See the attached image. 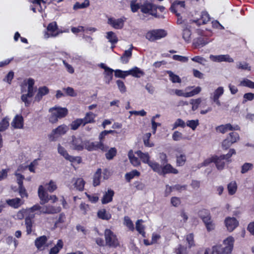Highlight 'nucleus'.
<instances>
[{"instance_id": "nucleus-1", "label": "nucleus", "mask_w": 254, "mask_h": 254, "mask_svg": "<svg viewBox=\"0 0 254 254\" xmlns=\"http://www.w3.org/2000/svg\"><path fill=\"white\" fill-rule=\"evenodd\" d=\"M34 80L32 78L25 80L21 85V99L24 103L26 107H28L31 104V100L28 98L32 97L36 91L34 87Z\"/></svg>"}, {"instance_id": "nucleus-2", "label": "nucleus", "mask_w": 254, "mask_h": 254, "mask_svg": "<svg viewBox=\"0 0 254 254\" xmlns=\"http://www.w3.org/2000/svg\"><path fill=\"white\" fill-rule=\"evenodd\" d=\"M49 112L51 113V116L49 118L50 122L52 123H55L59 119L64 117L67 114L68 111L65 108L55 107L50 108Z\"/></svg>"}, {"instance_id": "nucleus-3", "label": "nucleus", "mask_w": 254, "mask_h": 254, "mask_svg": "<svg viewBox=\"0 0 254 254\" xmlns=\"http://www.w3.org/2000/svg\"><path fill=\"white\" fill-rule=\"evenodd\" d=\"M69 130V127L65 125H62L54 129L49 135V139L52 141L58 140L62 135L65 134Z\"/></svg>"}, {"instance_id": "nucleus-4", "label": "nucleus", "mask_w": 254, "mask_h": 254, "mask_svg": "<svg viewBox=\"0 0 254 254\" xmlns=\"http://www.w3.org/2000/svg\"><path fill=\"white\" fill-rule=\"evenodd\" d=\"M236 154L235 150L234 149H231L229 152L226 155H223L220 157H214V162L215 163L217 168L219 170H222L225 165L224 160H225L229 161L228 159L232 156L233 154Z\"/></svg>"}, {"instance_id": "nucleus-5", "label": "nucleus", "mask_w": 254, "mask_h": 254, "mask_svg": "<svg viewBox=\"0 0 254 254\" xmlns=\"http://www.w3.org/2000/svg\"><path fill=\"white\" fill-rule=\"evenodd\" d=\"M106 245L110 247L116 248L119 243L116 235L110 229H106L104 232Z\"/></svg>"}, {"instance_id": "nucleus-6", "label": "nucleus", "mask_w": 254, "mask_h": 254, "mask_svg": "<svg viewBox=\"0 0 254 254\" xmlns=\"http://www.w3.org/2000/svg\"><path fill=\"white\" fill-rule=\"evenodd\" d=\"M166 35L167 32L164 30L155 29L147 32L145 37L149 41L153 42L164 38Z\"/></svg>"}, {"instance_id": "nucleus-7", "label": "nucleus", "mask_w": 254, "mask_h": 254, "mask_svg": "<svg viewBox=\"0 0 254 254\" xmlns=\"http://www.w3.org/2000/svg\"><path fill=\"white\" fill-rule=\"evenodd\" d=\"M84 148L87 149L89 151H92L100 149L103 151H106L108 148V146L104 145L102 142H90L84 141Z\"/></svg>"}, {"instance_id": "nucleus-8", "label": "nucleus", "mask_w": 254, "mask_h": 254, "mask_svg": "<svg viewBox=\"0 0 254 254\" xmlns=\"http://www.w3.org/2000/svg\"><path fill=\"white\" fill-rule=\"evenodd\" d=\"M70 148L73 150L78 151L82 150L84 149V141L80 137L72 136V140L69 143Z\"/></svg>"}, {"instance_id": "nucleus-9", "label": "nucleus", "mask_w": 254, "mask_h": 254, "mask_svg": "<svg viewBox=\"0 0 254 254\" xmlns=\"http://www.w3.org/2000/svg\"><path fill=\"white\" fill-rule=\"evenodd\" d=\"M47 33L45 35V37L49 38L50 37H56L60 33H63L58 29V26L56 22L50 23L47 27Z\"/></svg>"}, {"instance_id": "nucleus-10", "label": "nucleus", "mask_w": 254, "mask_h": 254, "mask_svg": "<svg viewBox=\"0 0 254 254\" xmlns=\"http://www.w3.org/2000/svg\"><path fill=\"white\" fill-rule=\"evenodd\" d=\"M126 20V18L125 17L118 19L111 17L108 18V23L116 29H121L124 26V23Z\"/></svg>"}, {"instance_id": "nucleus-11", "label": "nucleus", "mask_w": 254, "mask_h": 254, "mask_svg": "<svg viewBox=\"0 0 254 254\" xmlns=\"http://www.w3.org/2000/svg\"><path fill=\"white\" fill-rule=\"evenodd\" d=\"M58 153L62 155L66 160L69 161L70 162H73L77 161L78 163H80V158L78 157H73L68 154L67 151L60 144H59L58 147Z\"/></svg>"}, {"instance_id": "nucleus-12", "label": "nucleus", "mask_w": 254, "mask_h": 254, "mask_svg": "<svg viewBox=\"0 0 254 254\" xmlns=\"http://www.w3.org/2000/svg\"><path fill=\"white\" fill-rule=\"evenodd\" d=\"M240 127L238 125L232 126L230 124H227L225 125H222L216 127V130L217 132L225 133L228 131L231 130H239Z\"/></svg>"}, {"instance_id": "nucleus-13", "label": "nucleus", "mask_w": 254, "mask_h": 254, "mask_svg": "<svg viewBox=\"0 0 254 254\" xmlns=\"http://www.w3.org/2000/svg\"><path fill=\"white\" fill-rule=\"evenodd\" d=\"M61 211L60 206H55L50 204L42 206L40 214H54L59 213Z\"/></svg>"}, {"instance_id": "nucleus-14", "label": "nucleus", "mask_w": 254, "mask_h": 254, "mask_svg": "<svg viewBox=\"0 0 254 254\" xmlns=\"http://www.w3.org/2000/svg\"><path fill=\"white\" fill-rule=\"evenodd\" d=\"M209 59L214 62H226L228 63H233L234 60L228 55H220L214 56L211 55Z\"/></svg>"}, {"instance_id": "nucleus-15", "label": "nucleus", "mask_w": 254, "mask_h": 254, "mask_svg": "<svg viewBox=\"0 0 254 254\" xmlns=\"http://www.w3.org/2000/svg\"><path fill=\"white\" fill-rule=\"evenodd\" d=\"M225 224L229 232L233 231L239 225V222L234 217H228L225 220Z\"/></svg>"}, {"instance_id": "nucleus-16", "label": "nucleus", "mask_w": 254, "mask_h": 254, "mask_svg": "<svg viewBox=\"0 0 254 254\" xmlns=\"http://www.w3.org/2000/svg\"><path fill=\"white\" fill-rule=\"evenodd\" d=\"M157 7L154 4L150 3H146L141 7V10L144 13H149L155 16L156 14Z\"/></svg>"}, {"instance_id": "nucleus-17", "label": "nucleus", "mask_w": 254, "mask_h": 254, "mask_svg": "<svg viewBox=\"0 0 254 254\" xmlns=\"http://www.w3.org/2000/svg\"><path fill=\"white\" fill-rule=\"evenodd\" d=\"M185 2L184 1L176 0L172 4L170 10L172 12H174L177 16H179L178 11H183L185 8Z\"/></svg>"}, {"instance_id": "nucleus-18", "label": "nucleus", "mask_w": 254, "mask_h": 254, "mask_svg": "<svg viewBox=\"0 0 254 254\" xmlns=\"http://www.w3.org/2000/svg\"><path fill=\"white\" fill-rule=\"evenodd\" d=\"M38 193L40 199L41 204H44L49 201V195L45 190L43 186L41 185L39 187Z\"/></svg>"}, {"instance_id": "nucleus-19", "label": "nucleus", "mask_w": 254, "mask_h": 254, "mask_svg": "<svg viewBox=\"0 0 254 254\" xmlns=\"http://www.w3.org/2000/svg\"><path fill=\"white\" fill-rule=\"evenodd\" d=\"M47 238L45 236H42L37 238L35 241V245L36 248L40 251L45 249V247H48L46 245Z\"/></svg>"}, {"instance_id": "nucleus-20", "label": "nucleus", "mask_w": 254, "mask_h": 254, "mask_svg": "<svg viewBox=\"0 0 254 254\" xmlns=\"http://www.w3.org/2000/svg\"><path fill=\"white\" fill-rule=\"evenodd\" d=\"M234 243V239L231 236L228 237L224 240L223 244L225 246V247H223V249H224L225 253H228V254L231 253L233 249Z\"/></svg>"}, {"instance_id": "nucleus-21", "label": "nucleus", "mask_w": 254, "mask_h": 254, "mask_svg": "<svg viewBox=\"0 0 254 254\" xmlns=\"http://www.w3.org/2000/svg\"><path fill=\"white\" fill-rule=\"evenodd\" d=\"M72 183L73 184V187H70V189H76L79 191H82L84 189L85 182L82 178H73Z\"/></svg>"}, {"instance_id": "nucleus-22", "label": "nucleus", "mask_w": 254, "mask_h": 254, "mask_svg": "<svg viewBox=\"0 0 254 254\" xmlns=\"http://www.w3.org/2000/svg\"><path fill=\"white\" fill-rule=\"evenodd\" d=\"M6 202L10 206L14 208H18L24 203V201L20 198L16 197L7 199Z\"/></svg>"}, {"instance_id": "nucleus-23", "label": "nucleus", "mask_w": 254, "mask_h": 254, "mask_svg": "<svg viewBox=\"0 0 254 254\" xmlns=\"http://www.w3.org/2000/svg\"><path fill=\"white\" fill-rule=\"evenodd\" d=\"M11 126L15 128H22L23 127V118L22 116L16 115L11 122Z\"/></svg>"}, {"instance_id": "nucleus-24", "label": "nucleus", "mask_w": 254, "mask_h": 254, "mask_svg": "<svg viewBox=\"0 0 254 254\" xmlns=\"http://www.w3.org/2000/svg\"><path fill=\"white\" fill-rule=\"evenodd\" d=\"M210 42L206 37H199L193 39V44L195 47H203Z\"/></svg>"}, {"instance_id": "nucleus-25", "label": "nucleus", "mask_w": 254, "mask_h": 254, "mask_svg": "<svg viewBox=\"0 0 254 254\" xmlns=\"http://www.w3.org/2000/svg\"><path fill=\"white\" fill-rule=\"evenodd\" d=\"M114 194V192L112 190H108L107 192L104 194L101 201L102 204H107L111 202L113 200V197Z\"/></svg>"}, {"instance_id": "nucleus-26", "label": "nucleus", "mask_w": 254, "mask_h": 254, "mask_svg": "<svg viewBox=\"0 0 254 254\" xmlns=\"http://www.w3.org/2000/svg\"><path fill=\"white\" fill-rule=\"evenodd\" d=\"M203 222L205 224L207 231L213 230L215 228V225L211 219V216L208 217H203Z\"/></svg>"}, {"instance_id": "nucleus-27", "label": "nucleus", "mask_w": 254, "mask_h": 254, "mask_svg": "<svg viewBox=\"0 0 254 254\" xmlns=\"http://www.w3.org/2000/svg\"><path fill=\"white\" fill-rule=\"evenodd\" d=\"M132 48L133 46L132 45H131V47L129 49L126 50L124 52V53L121 57V61L123 64H126L128 62L129 60L131 57Z\"/></svg>"}, {"instance_id": "nucleus-28", "label": "nucleus", "mask_w": 254, "mask_h": 254, "mask_svg": "<svg viewBox=\"0 0 254 254\" xmlns=\"http://www.w3.org/2000/svg\"><path fill=\"white\" fill-rule=\"evenodd\" d=\"M49 89L46 86H43L38 89V92L35 97V101L39 102L43 96L49 93Z\"/></svg>"}, {"instance_id": "nucleus-29", "label": "nucleus", "mask_w": 254, "mask_h": 254, "mask_svg": "<svg viewBox=\"0 0 254 254\" xmlns=\"http://www.w3.org/2000/svg\"><path fill=\"white\" fill-rule=\"evenodd\" d=\"M178 173L177 169L174 168L170 164H167L162 167V171L160 175H165L168 173H173L176 174Z\"/></svg>"}, {"instance_id": "nucleus-30", "label": "nucleus", "mask_w": 254, "mask_h": 254, "mask_svg": "<svg viewBox=\"0 0 254 254\" xmlns=\"http://www.w3.org/2000/svg\"><path fill=\"white\" fill-rule=\"evenodd\" d=\"M97 216L99 218L102 220H109L111 218V214L107 212L105 209H101L98 210Z\"/></svg>"}, {"instance_id": "nucleus-31", "label": "nucleus", "mask_w": 254, "mask_h": 254, "mask_svg": "<svg viewBox=\"0 0 254 254\" xmlns=\"http://www.w3.org/2000/svg\"><path fill=\"white\" fill-rule=\"evenodd\" d=\"M137 156L140 158L144 163L148 164L150 161V156L148 153H143L140 150L135 152Z\"/></svg>"}, {"instance_id": "nucleus-32", "label": "nucleus", "mask_w": 254, "mask_h": 254, "mask_svg": "<svg viewBox=\"0 0 254 254\" xmlns=\"http://www.w3.org/2000/svg\"><path fill=\"white\" fill-rule=\"evenodd\" d=\"M210 20L209 15L206 11H202L201 13V18L197 19L195 22L198 24H205Z\"/></svg>"}, {"instance_id": "nucleus-33", "label": "nucleus", "mask_w": 254, "mask_h": 254, "mask_svg": "<svg viewBox=\"0 0 254 254\" xmlns=\"http://www.w3.org/2000/svg\"><path fill=\"white\" fill-rule=\"evenodd\" d=\"M224 93V88L222 87H219L210 94L211 99H218Z\"/></svg>"}, {"instance_id": "nucleus-34", "label": "nucleus", "mask_w": 254, "mask_h": 254, "mask_svg": "<svg viewBox=\"0 0 254 254\" xmlns=\"http://www.w3.org/2000/svg\"><path fill=\"white\" fill-rule=\"evenodd\" d=\"M64 246L63 242L62 240H59L57 244L52 249H51L49 254H58L60 250H61Z\"/></svg>"}, {"instance_id": "nucleus-35", "label": "nucleus", "mask_w": 254, "mask_h": 254, "mask_svg": "<svg viewBox=\"0 0 254 254\" xmlns=\"http://www.w3.org/2000/svg\"><path fill=\"white\" fill-rule=\"evenodd\" d=\"M106 34L107 35L106 37L112 45H115L118 42V39L114 32L112 31H109L107 32Z\"/></svg>"}, {"instance_id": "nucleus-36", "label": "nucleus", "mask_w": 254, "mask_h": 254, "mask_svg": "<svg viewBox=\"0 0 254 254\" xmlns=\"http://www.w3.org/2000/svg\"><path fill=\"white\" fill-rule=\"evenodd\" d=\"M128 156L130 163L134 166L136 167L140 164V161L137 157L134 156L132 151L130 150L128 153Z\"/></svg>"}, {"instance_id": "nucleus-37", "label": "nucleus", "mask_w": 254, "mask_h": 254, "mask_svg": "<svg viewBox=\"0 0 254 254\" xmlns=\"http://www.w3.org/2000/svg\"><path fill=\"white\" fill-rule=\"evenodd\" d=\"M143 222L142 219L137 220L135 223V228L140 234L145 237L144 226L141 224Z\"/></svg>"}, {"instance_id": "nucleus-38", "label": "nucleus", "mask_w": 254, "mask_h": 254, "mask_svg": "<svg viewBox=\"0 0 254 254\" xmlns=\"http://www.w3.org/2000/svg\"><path fill=\"white\" fill-rule=\"evenodd\" d=\"M148 165L155 172L160 175L162 171V167L158 163L153 161H150Z\"/></svg>"}, {"instance_id": "nucleus-39", "label": "nucleus", "mask_w": 254, "mask_h": 254, "mask_svg": "<svg viewBox=\"0 0 254 254\" xmlns=\"http://www.w3.org/2000/svg\"><path fill=\"white\" fill-rule=\"evenodd\" d=\"M228 193L230 195L234 194L237 190V185L235 181L230 182L227 186Z\"/></svg>"}, {"instance_id": "nucleus-40", "label": "nucleus", "mask_w": 254, "mask_h": 254, "mask_svg": "<svg viewBox=\"0 0 254 254\" xmlns=\"http://www.w3.org/2000/svg\"><path fill=\"white\" fill-rule=\"evenodd\" d=\"M101 169H98L94 175L93 185L96 187L98 186L100 183V179L101 177Z\"/></svg>"}, {"instance_id": "nucleus-41", "label": "nucleus", "mask_w": 254, "mask_h": 254, "mask_svg": "<svg viewBox=\"0 0 254 254\" xmlns=\"http://www.w3.org/2000/svg\"><path fill=\"white\" fill-rule=\"evenodd\" d=\"M9 119L6 117L0 122V131H4L9 127Z\"/></svg>"}, {"instance_id": "nucleus-42", "label": "nucleus", "mask_w": 254, "mask_h": 254, "mask_svg": "<svg viewBox=\"0 0 254 254\" xmlns=\"http://www.w3.org/2000/svg\"><path fill=\"white\" fill-rule=\"evenodd\" d=\"M95 117V115L91 113H87L84 119H82L83 121V126L88 123L94 122V119Z\"/></svg>"}, {"instance_id": "nucleus-43", "label": "nucleus", "mask_w": 254, "mask_h": 254, "mask_svg": "<svg viewBox=\"0 0 254 254\" xmlns=\"http://www.w3.org/2000/svg\"><path fill=\"white\" fill-rule=\"evenodd\" d=\"M130 71L131 75L135 77L138 78L140 77L141 76L144 75L143 71H142L138 67L136 66L130 69Z\"/></svg>"}, {"instance_id": "nucleus-44", "label": "nucleus", "mask_w": 254, "mask_h": 254, "mask_svg": "<svg viewBox=\"0 0 254 254\" xmlns=\"http://www.w3.org/2000/svg\"><path fill=\"white\" fill-rule=\"evenodd\" d=\"M167 73L169 74L170 80L173 83H180L181 79L179 76L175 74L172 71L170 70L167 71Z\"/></svg>"}, {"instance_id": "nucleus-45", "label": "nucleus", "mask_w": 254, "mask_h": 254, "mask_svg": "<svg viewBox=\"0 0 254 254\" xmlns=\"http://www.w3.org/2000/svg\"><path fill=\"white\" fill-rule=\"evenodd\" d=\"M151 136V134L150 132L145 133L143 136V140L144 144L146 147H151L154 146L153 143L149 142V139Z\"/></svg>"}, {"instance_id": "nucleus-46", "label": "nucleus", "mask_w": 254, "mask_h": 254, "mask_svg": "<svg viewBox=\"0 0 254 254\" xmlns=\"http://www.w3.org/2000/svg\"><path fill=\"white\" fill-rule=\"evenodd\" d=\"M240 86L247 87L252 89H254V82L247 79L244 78L240 82Z\"/></svg>"}, {"instance_id": "nucleus-47", "label": "nucleus", "mask_w": 254, "mask_h": 254, "mask_svg": "<svg viewBox=\"0 0 254 254\" xmlns=\"http://www.w3.org/2000/svg\"><path fill=\"white\" fill-rule=\"evenodd\" d=\"M199 125V121L198 120H188L186 123V126L191 128L193 130H195L197 127Z\"/></svg>"}, {"instance_id": "nucleus-48", "label": "nucleus", "mask_w": 254, "mask_h": 254, "mask_svg": "<svg viewBox=\"0 0 254 254\" xmlns=\"http://www.w3.org/2000/svg\"><path fill=\"white\" fill-rule=\"evenodd\" d=\"M254 165L251 163H245L241 167V173L242 174H245L249 171L252 170L253 168Z\"/></svg>"}, {"instance_id": "nucleus-49", "label": "nucleus", "mask_w": 254, "mask_h": 254, "mask_svg": "<svg viewBox=\"0 0 254 254\" xmlns=\"http://www.w3.org/2000/svg\"><path fill=\"white\" fill-rule=\"evenodd\" d=\"M90 4L89 1L88 0H85L83 2L80 3L79 2H76L73 6L74 9L84 8L88 7Z\"/></svg>"}, {"instance_id": "nucleus-50", "label": "nucleus", "mask_w": 254, "mask_h": 254, "mask_svg": "<svg viewBox=\"0 0 254 254\" xmlns=\"http://www.w3.org/2000/svg\"><path fill=\"white\" fill-rule=\"evenodd\" d=\"M227 138H229V139H230L233 143L237 142L240 139L239 134L236 132H230Z\"/></svg>"}, {"instance_id": "nucleus-51", "label": "nucleus", "mask_w": 254, "mask_h": 254, "mask_svg": "<svg viewBox=\"0 0 254 254\" xmlns=\"http://www.w3.org/2000/svg\"><path fill=\"white\" fill-rule=\"evenodd\" d=\"M186 127V123L181 119H178L173 125L172 129L174 130L177 127H181L184 128Z\"/></svg>"}, {"instance_id": "nucleus-52", "label": "nucleus", "mask_w": 254, "mask_h": 254, "mask_svg": "<svg viewBox=\"0 0 254 254\" xmlns=\"http://www.w3.org/2000/svg\"><path fill=\"white\" fill-rule=\"evenodd\" d=\"M212 254H228L225 253L222 246H216L213 247Z\"/></svg>"}, {"instance_id": "nucleus-53", "label": "nucleus", "mask_w": 254, "mask_h": 254, "mask_svg": "<svg viewBox=\"0 0 254 254\" xmlns=\"http://www.w3.org/2000/svg\"><path fill=\"white\" fill-rule=\"evenodd\" d=\"M124 225H125L130 230L133 231L134 229L133 224L128 216L124 217Z\"/></svg>"}, {"instance_id": "nucleus-54", "label": "nucleus", "mask_w": 254, "mask_h": 254, "mask_svg": "<svg viewBox=\"0 0 254 254\" xmlns=\"http://www.w3.org/2000/svg\"><path fill=\"white\" fill-rule=\"evenodd\" d=\"M140 173L136 170H133L129 173H127L125 175L126 179L128 181L133 179L135 176H139Z\"/></svg>"}, {"instance_id": "nucleus-55", "label": "nucleus", "mask_w": 254, "mask_h": 254, "mask_svg": "<svg viewBox=\"0 0 254 254\" xmlns=\"http://www.w3.org/2000/svg\"><path fill=\"white\" fill-rule=\"evenodd\" d=\"M82 124L83 125V121L82 119H78L71 123L70 124L71 129L72 130H76Z\"/></svg>"}, {"instance_id": "nucleus-56", "label": "nucleus", "mask_w": 254, "mask_h": 254, "mask_svg": "<svg viewBox=\"0 0 254 254\" xmlns=\"http://www.w3.org/2000/svg\"><path fill=\"white\" fill-rule=\"evenodd\" d=\"M201 102V99L200 98H198L196 99H191L190 101V104L192 105L191 109L192 111H195L198 108Z\"/></svg>"}, {"instance_id": "nucleus-57", "label": "nucleus", "mask_w": 254, "mask_h": 254, "mask_svg": "<svg viewBox=\"0 0 254 254\" xmlns=\"http://www.w3.org/2000/svg\"><path fill=\"white\" fill-rule=\"evenodd\" d=\"M191 35V33L190 29L186 28L183 30V38L186 42L188 43L190 42Z\"/></svg>"}, {"instance_id": "nucleus-58", "label": "nucleus", "mask_w": 254, "mask_h": 254, "mask_svg": "<svg viewBox=\"0 0 254 254\" xmlns=\"http://www.w3.org/2000/svg\"><path fill=\"white\" fill-rule=\"evenodd\" d=\"M114 70L111 68L105 72V78L106 82L109 84L113 78V72Z\"/></svg>"}, {"instance_id": "nucleus-59", "label": "nucleus", "mask_w": 254, "mask_h": 254, "mask_svg": "<svg viewBox=\"0 0 254 254\" xmlns=\"http://www.w3.org/2000/svg\"><path fill=\"white\" fill-rule=\"evenodd\" d=\"M117 150L115 147L110 148L106 153V157L108 160H111L116 155Z\"/></svg>"}, {"instance_id": "nucleus-60", "label": "nucleus", "mask_w": 254, "mask_h": 254, "mask_svg": "<svg viewBox=\"0 0 254 254\" xmlns=\"http://www.w3.org/2000/svg\"><path fill=\"white\" fill-rule=\"evenodd\" d=\"M186 161V157L185 154H180L177 156V164L178 166H183Z\"/></svg>"}, {"instance_id": "nucleus-61", "label": "nucleus", "mask_w": 254, "mask_h": 254, "mask_svg": "<svg viewBox=\"0 0 254 254\" xmlns=\"http://www.w3.org/2000/svg\"><path fill=\"white\" fill-rule=\"evenodd\" d=\"M236 67L243 70H251V66L246 62H238L237 63Z\"/></svg>"}, {"instance_id": "nucleus-62", "label": "nucleus", "mask_w": 254, "mask_h": 254, "mask_svg": "<svg viewBox=\"0 0 254 254\" xmlns=\"http://www.w3.org/2000/svg\"><path fill=\"white\" fill-rule=\"evenodd\" d=\"M14 175L16 177V182L18 185V186L23 185V181L25 179V177L22 174L17 172V171L15 172Z\"/></svg>"}, {"instance_id": "nucleus-63", "label": "nucleus", "mask_w": 254, "mask_h": 254, "mask_svg": "<svg viewBox=\"0 0 254 254\" xmlns=\"http://www.w3.org/2000/svg\"><path fill=\"white\" fill-rule=\"evenodd\" d=\"M25 223L26 226V232L28 234H29L32 232V222L29 218H26Z\"/></svg>"}, {"instance_id": "nucleus-64", "label": "nucleus", "mask_w": 254, "mask_h": 254, "mask_svg": "<svg viewBox=\"0 0 254 254\" xmlns=\"http://www.w3.org/2000/svg\"><path fill=\"white\" fill-rule=\"evenodd\" d=\"M18 192L22 198L28 197V194L23 185L18 186Z\"/></svg>"}]
</instances>
